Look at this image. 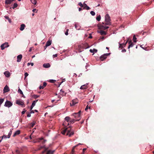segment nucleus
I'll return each instance as SVG.
<instances>
[{
	"label": "nucleus",
	"instance_id": "c85d7f7f",
	"mask_svg": "<svg viewBox=\"0 0 154 154\" xmlns=\"http://www.w3.org/2000/svg\"><path fill=\"white\" fill-rule=\"evenodd\" d=\"M31 2L34 5H36L37 3L36 0H30Z\"/></svg>",
	"mask_w": 154,
	"mask_h": 154
},
{
	"label": "nucleus",
	"instance_id": "bf43d9fd",
	"mask_svg": "<svg viewBox=\"0 0 154 154\" xmlns=\"http://www.w3.org/2000/svg\"><path fill=\"white\" fill-rule=\"evenodd\" d=\"M36 11V9H34L32 10V11L33 12H35Z\"/></svg>",
	"mask_w": 154,
	"mask_h": 154
},
{
	"label": "nucleus",
	"instance_id": "dca6fc26",
	"mask_svg": "<svg viewBox=\"0 0 154 154\" xmlns=\"http://www.w3.org/2000/svg\"><path fill=\"white\" fill-rule=\"evenodd\" d=\"M51 44V41H48L47 42L45 45V47L46 48H45V49H46V48L48 46H50Z\"/></svg>",
	"mask_w": 154,
	"mask_h": 154
},
{
	"label": "nucleus",
	"instance_id": "aec40b11",
	"mask_svg": "<svg viewBox=\"0 0 154 154\" xmlns=\"http://www.w3.org/2000/svg\"><path fill=\"white\" fill-rule=\"evenodd\" d=\"M87 85H88V84H87L86 85H82L80 89H86L87 88Z\"/></svg>",
	"mask_w": 154,
	"mask_h": 154
},
{
	"label": "nucleus",
	"instance_id": "5701e85b",
	"mask_svg": "<svg viewBox=\"0 0 154 154\" xmlns=\"http://www.w3.org/2000/svg\"><path fill=\"white\" fill-rule=\"evenodd\" d=\"M90 51L91 53H93L94 54L96 53L97 52V50L95 49H91L90 50Z\"/></svg>",
	"mask_w": 154,
	"mask_h": 154
},
{
	"label": "nucleus",
	"instance_id": "412c9836",
	"mask_svg": "<svg viewBox=\"0 0 154 154\" xmlns=\"http://www.w3.org/2000/svg\"><path fill=\"white\" fill-rule=\"evenodd\" d=\"M20 133V131L19 130H18L15 132L14 134L13 135V137H15L16 135H19Z\"/></svg>",
	"mask_w": 154,
	"mask_h": 154
},
{
	"label": "nucleus",
	"instance_id": "e433bc0d",
	"mask_svg": "<svg viewBox=\"0 0 154 154\" xmlns=\"http://www.w3.org/2000/svg\"><path fill=\"white\" fill-rule=\"evenodd\" d=\"M17 6V4L16 3H15L14 4V6H13V8L14 9L16 8Z\"/></svg>",
	"mask_w": 154,
	"mask_h": 154
},
{
	"label": "nucleus",
	"instance_id": "864d4df0",
	"mask_svg": "<svg viewBox=\"0 0 154 154\" xmlns=\"http://www.w3.org/2000/svg\"><path fill=\"white\" fill-rule=\"evenodd\" d=\"M53 57H56L57 56V54H54L53 56Z\"/></svg>",
	"mask_w": 154,
	"mask_h": 154
},
{
	"label": "nucleus",
	"instance_id": "c756f323",
	"mask_svg": "<svg viewBox=\"0 0 154 154\" xmlns=\"http://www.w3.org/2000/svg\"><path fill=\"white\" fill-rule=\"evenodd\" d=\"M84 5H85L84 8H85V7H86V9L87 10L90 9V7H88V6L86 4H85V3H84Z\"/></svg>",
	"mask_w": 154,
	"mask_h": 154
},
{
	"label": "nucleus",
	"instance_id": "6ab92c4d",
	"mask_svg": "<svg viewBox=\"0 0 154 154\" xmlns=\"http://www.w3.org/2000/svg\"><path fill=\"white\" fill-rule=\"evenodd\" d=\"M55 151V150H48L47 151L46 154H53Z\"/></svg>",
	"mask_w": 154,
	"mask_h": 154
},
{
	"label": "nucleus",
	"instance_id": "8fccbe9b",
	"mask_svg": "<svg viewBox=\"0 0 154 154\" xmlns=\"http://www.w3.org/2000/svg\"><path fill=\"white\" fill-rule=\"evenodd\" d=\"M44 87H43V86H40L39 87L40 89H43Z\"/></svg>",
	"mask_w": 154,
	"mask_h": 154
},
{
	"label": "nucleus",
	"instance_id": "5fc2aeb1",
	"mask_svg": "<svg viewBox=\"0 0 154 154\" xmlns=\"http://www.w3.org/2000/svg\"><path fill=\"white\" fill-rule=\"evenodd\" d=\"M86 150V148H84L83 149V153L85 152V151Z\"/></svg>",
	"mask_w": 154,
	"mask_h": 154
},
{
	"label": "nucleus",
	"instance_id": "2eb2a0df",
	"mask_svg": "<svg viewBox=\"0 0 154 154\" xmlns=\"http://www.w3.org/2000/svg\"><path fill=\"white\" fill-rule=\"evenodd\" d=\"M22 55L21 54H20L18 55L17 56V61L18 62H20L22 58Z\"/></svg>",
	"mask_w": 154,
	"mask_h": 154
},
{
	"label": "nucleus",
	"instance_id": "f8f14e48",
	"mask_svg": "<svg viewBox=\"0 0 154 154\" xmlns=\"http://www.w3.org/2000/svg\"><path fill=\"white\" fill-rule=\"evenodd\" d=\"M4 74L5 75V76L6 77H8V78L10 76V75H11L10 73L8 71H6L4 73Z\"/></svg>",
	"mask_w": 154,
	"mask_h": 154
},
{
	"label": "nucleus",
	"instance_id": "774afa93",
	"mask_svg": "<svg viewBox=\"0 0 154 154\" xmlns=\"http://www.w3.org/2000/svg\"><path fill=\"white\" fill-rule=\"evenodd\" d=\"M30 65V63H27V65L28 66H29V65Z\"/></svg>",
	"mask_w": 154,
	"mask_h": 154
},
{
	"label": "nucleus",
	"instance_id": "37998d69",
	"mask_svg": "<svg viewBox=\"0 0 154 154\" xmlns=\"http://www.w3.org/2000/svg\"><path fill=\"white\" fill-rule=\"evenodd\" d=\"M79 5H80L81 7H83V5L80 2H79Z\"/></svg>",
	"mask_w": 154,
	"mask_h": 154
},
{
	"label": "nucleus",
	"instance_id": "49530a36",
	"mask_svg": "<svg viewBox=\"0 0 154 154\" xmlns=\"http://www.w3.org/2000/svg\"><path fill=\"white\" fill-rule=\"evenodd\" d=\"M47 85V83L45 82H44L43 83V87H45Z\"/></svg>",
	"mask_w": 154,
	"mask_h": 154
},
{
	"label": "nucleus",
	"instance_id": "e2e57ef3",
	"mask_svg": "<svg viewBox=\"0 0 154 154\" xmlns=\"http://www.w3.org/2000/svg\"><path fill=\"white\" fill-rule=\"evenodd\" d=\"M82 10V9L81 8H79V11H80Z\"/></svg>",
	"mask_w": 154,
	"mask_h": 154
},
{
	"label": "nucleus",
	"instance_id": "4be33fe9",
	"mask_svg": "<svg viewBox=\"0 0 154 154\" xmlns=\"http://www.w3.org/2000/svg\"><path fill=\"white\" fill-rule=\"evenodd\" d=\"M25 26L24 24H22L21 25L20 27V30L21 31H23V30L24 28L25 27Z\"/></svg>",
	"mask_w": 154,
	"mask_h": 154
},
{
	"label": "nucleus",
	"instance_id": "9b49d317",
	"mask_svg": "<svg viewBox=\"0 0 154 154\" xmlns=\"http://www.w3.org/2000/svg\"><path fill=\"white\" fill-rule=\"evenodd\" d=\"M10 91L9 88L8 86L6 85L4 87L3 89V92L4 93Z\"/></svg>",
	"mask_w": 154,
	"mask_h": 154
},
{
	"label": "nucleus",
	"instance_id": "423d86ee",
	"mask_svg": "<svg viewBox=\"0 0 154 154\" xmlns=\"http://www.w3.org/2000/svg\"><path fill=\"white\" fill-rule=\"evenodd\" d=\"M46 140L43 139V138L42 137L39 138L38 139V142H41L43 144L45 143L46 142Z\"/></svg>",
	"mask_w": 154,
	"mask_h": 154
},
{
	"label": "nucleus",
	"instance_id": "09e8293b",
	"mask_svg": "<svg viewBox=\"0 0 154 154\" xmlns=\"http://www.w3.org/2000/svg\"><path fill=\"white\" fill-rule=\"evenodd\" d=\"M26 111V110H24L23 111L21 112L22 114V115L24 114L25 113Z\"/></svg>",
	"mask_w": 154,
	"mask_h": 154
},
{
	"label": "nucleus",
	"instance_id": "f3484780",
	"mask_svg": "<svg viewBox=\"0 0 154 154\" xmlns=\"http://www.w3.org/2000/svg\"><path fill=\"white\" fill-rule=\"evenodd\" d=\"M48 148V147L46 146L45 145H44L43 146H40V147L38 149L40 150L42 148H44V149L45 150V151H47Z\"/></svg>",
	"mask_w": 154,
	"mask_h": 154
},
{
	"label": "nucleus",
	"instance_id": "0eeeda50",
	"mask_svg": "<svg viewBox=\"0 0 154 154\" xmlns=\"http://www.w3.org/2000/svg\"><path fill=\"white\" fill-rule=\"evenodd\" d=\"M12 131H10L9 132L8 135L7 136H6V135H3L2 137V139L3 138H9L10 137L11 135V134Z\"/></svg>",
	"mask_w": 154,
	"mask_h": 154
},
{
	"label": "nucleus",
	"instance_id": "c03bdc74",
	"mask_svg": "<svg viewBox=\"0 0 154 154\" xmlns=\"http://www.w3.org/2000/svg\"><path fill=\"white\" fill-rule=\"evenodd\" d=\"M56 81V80H51L50 81V82L51 83H54Z\"/></svg>",
	"mask_w": 154,
	"mask_h": 154
},
{
	"label": "nucleus",
	"instance_id": "c9c22d12",
	"mask_svg": "<svg viewBox=\"0 0 154 154\" xmlns=\"http://www.w3.org/2000/svg\"><path fill=\"white\" fill-rule=\"evenodd\" d=\"M18 92L22 94H23V92L21 90V89H20V88L18 90Z\"/></svg>",
	"mask_w": 154,
	"mask_h": 154
},
{
	"label": "nucleus",
	"instance_id": "4c0bfd02",
	"mask_svg": "<svg viewBox=\"0 0 154 154\" xmlns=\"http://www.w3.org/2000/svg\"><path fill=\"white\" fill-rule=\"evenodd\" d=\"M92 16H94L95 15V13L93 11H91L90 12Z\"/></svg>",
	"mask_w": 154,
	"mask_h": 154
},
{
	"label": "nucleus",
	"instance_id": "4d7b16f0",
	"mask_svg": "<svg viewBox=\"0 0 154 154\" xmlns=\"http://www.w3.org/2000/svg\"><path fill=\"white\" fill-rule=\"evenodd\" d=\"M65 35H68V32H66H66H65Z\"/></svg>",
	"mask_w": 154,
	"mask_h": 154
},
{
	"label": "nucleus",
	"instance_id": "a878e982",
	"mask_svg": "<svg viewBox=\"0 0 154 154\" xmlns=\"http://www.w3.org/2000/svg\"><path fill=\"white\" fill-rule=\"evenodd\" d=\"M119 48H122L125 47V44H120L119 43Z\"/></svg>",
	"mask_w": 154,
	"mask_h": 154
},
{
	"label": "nucleus",
	"instance_id": "f704fd0d",
	"mask_svg": "<svg viewBox=\"0 0 154 154\" xmlns=\"http://www.w3.org/2000/svg\"><path fill=\"white\" fill-rule=\"evenodd\" d=\"M37 100L36 101H34L32 103L31 106H34L36 104V102H37Z\"/></svg>",
	"mask_w": 154,
	"mask_h": 154
},
{
	"label": "nucleus",
	"instance_id": "cd10ccee",
	"mask_svg": "<svg viewBox=\"0 0 154 154\" xmlns=\"http://www.w3.org/2000/svg\"><path fill=\"white\" fill-rule=\"evenodd\" d=\"M75 121H76V119H72L71 120L70 119L69 121V122L68 123V125H69V123H73Z\"/></svg>",
	"mask_w": 154,
	"mask_h": 154
},
{
	"label": "nucleus",
	"instance_id": "ddd939ff",
	"mask_svg": "<svg viewBox=\"0 0 154 154\" xmlns=\"http://www.w3.org/2000/svg\"><path fill=\"white\" fill-rule=\"evenodd\" d=\"M74 134V132L73 131H67V133L66 135H68L69 137L71 136Z\"/></svg>",
	"mask_w": 154,
	"mask_h": 154
},
{
	"label": "nucleus",
	"instance_id": "a211bd4d",
	"mask_svg": "<svg viewBox=\"0 0 154 154\" xmlns=\"http://www.w3.org/2000/svg\"><path fill=\"white\" fill-rule=\"evenodd\" d=\"M43 66L45 68H48L50 67V65L49 63H44L43 64Z\"/></svg>",
	"mask_w": 154,
	"mask_h": 154
},
{
	"label": "nucleus",
	"instance_id": "ea45409f",
	"mask_svg": "<svg viewBox=\"0 0 154 154\" xmlns=\"http://www.w3.org/2000/svg\"><path fill=\"white\" fill-rule=\"evenodd\" d=\"M28 74L27 72H26L24 74L25 75V79L27 77L28 75Z\"/></svg>",
	"mask_w": 154,
	"mask_h": 154
},
{
	"label": "nucleus",
	"instance_id": "a18cd8bd",
	"mask_svg": "<svg viewBox=\"0 0 154 154\" xmlns=\"http://www.w3.org/2000/svg\"><path fill=\"white\" fill-rule=\"evenodd\" d=\"M39 97V96L37 95H34V97L35 98H37Z\"/></svg>",
	"mask_w": 154,
	"mask_h": 154
},
{
	"label": "nucleus",
	"instance_id": "052dcab7",
	"mask_svg": "<svg viewBox=\"0 0 154 154\" xmlns=\"http://www.w3.org/2000/svg\"><path fill=\"white\" fill-rule=\"evenodd\" d=\"M30 113H34V112L33 110H31L30 112Z\"/></svg>",
	"mask_w": 154,
	"mask_h": 154
},
{
	"label": "nucleus",
	"instance_id": "1a4fd4ad",
	"mask_svg": "<svg viewBox=\"0 0 154 154\" xmlns=\"http://www.w3.org/2000/svg\"><path fill=\"white\" fill-rule=\"evenodd\" d=\"M12 103L10 101L7 100L5 103L4 106H12Z\"/></svg>",
	"mask_w": 154,
	"mask_h": 154
},
{
	"label": "nucleus",
	"instance_id": "0e129e2a",
	"mask_svg": "<svg viewBox=\"0 0 154 154\" xmlns=\"http://www.w3.org/2000/svg\"><path fill=\"white\" fill-rule=\"evenodd\" d=\"M33 64H33V63H30V65H31L32 66L33 65Z\"/></svg>",
	"mask_w": 154,
	"mask_h": 154
},
{
	"label": "nucleus",
	"instance_id": "13d9d810",
	"mask_svg": "<svg viewBox=\"0 0 154 154\" xmlns=\"http://www.w3.org/2000/svg\"><path fill=\"white\" fill-rule=\"evenodd\" d=\"M100 39H102V40H103L104 39V37H103V36L102 37H101L100 38Z\"/></svg>",
	"mask_w": 154,
	"mask_h": 154
},
{
	"label": "nucleus",
	"instance_id": "2f4dec72",
	"mask_svg": "<svg viewBox=\"0 0 154 154\" xmlns=\"http://www.w3.org/2000/svg\"><path fill=\"white\" fill-rule=\"evenodd\" d=\"M101 19V17L100 15H99V16H97L96 17V19L98 21H100Z\"/></svg>",
	"mask_w": 154,
	"mask_h": 154
},
{
	"label": "nucleus",
	"instance_id": "a19ab883",
	"mask_svg": "<svg viewBox=\"0 0 154 154\" xmlns=\"http://www.w3.org/2000/svg\"><path fill=\"white\" fill-rule=\"evenodd\" d=\"M88 109H90V106H86V107L85 109V110L87 111Z\"/></svg>",
	"mask_w": 154,
	"mask_h": 154
},
{
	"label": "nucleus",
	"instance_id": "f03ea898",
	"mask_svg": "<svg viewBox=\"0 0 154 154\" xmlns=\"http://www.w3.org/2000/svg\"><path fill=\"white\" fill-rule=\"evenodd\" d=\"M81 112V111H79L77 113H75L72 114V116H73L75 119H76V121H79L80 119V113Z\"/></svg>",
	"mask_w": 154,
	"mask_h": 154
},
{
	"label": "nucleus",
	"instance_id": "20e7f679",
	"mask_svg": "<svg viewBox=\"0 0 154 154\" xmlns=\"http://www.w3.org/2000/svg\"><path fill=\"white\" fill-rule=\"evenodd\" d=\"M9 45L8 42H5L1 46V48L2 50H4L5 48L8 47Z\"/></svg>",
	"mask_w": 154,
	"mask_h": 154
},
{
	"label": "nucleus",
	"instance_id": "79ce46f5",
	"mask_svg": "<svg viewBox=\"0 0 154 154\" xmlns=\"http://www.w3.org/2000/svg\"><path fill=\"white\" fill-rule=\"evenodd\" d=\"M76 146H77L75 145L73 147L72 149V152H75L74 149Z\"/></svg>",
	"mask_w": 154,
	"mask_h": 154
},
{
	"label": "nucleus",
	"instance_id": "9d476101",
	"mask_svg": "<svg viewBox=\"0 0 154 154\" xmlns=\"http://www.w3.org/2000/svg\"><path fill=\"white\" fill-rule=\"evenodd\" d=\"M78 103V100L77 99H75L72 101V103H70L71 106L74 105Z\"/></svg>",
	"mask_w": 154,
	"mask_h": 154
},
{
	"label": "nucleus",
	"instance_id": "4468645a",
	"mask_svg": "<svg viewBox=\"0 0 154 154\" xmlns=\"http://www.w3.org/2000/svg\"><path fill=\"white\" fill-rule=\"evenodd\" d=\"M97 32L98 33H100L101 35H106L107 34L106 32L101 30L99 31H98Z\"/></svg>",
	"mask_w": 154,
	"mask_h": 154
},
{
	"label": "nucleus",
	"instance_id": "338daca9",
	"mask_svg": "<svg viewBox=\"0 0 154 154\" xmlns=\"http://www.w3.org/2000/svg\"><path fill=\"white\" fill-rule=\"evenodd\" d=\"M89 38H92V36L91 35H90L89 37Z\"/></svg>",
	"mask_w": 154,
	"mask_h": 154
},
{
	"label": "nucleus",
	"instance_id": "bb28decb",
	"mask_svg": "<svg viewBox=\"0 0 154 154\" xmlns=\"http://www.w3.org/2000/svg\"><path fill=\"white\" fill-rule=\"evenodd\" d=\"M11 2L12 1L11 0H6L5 4H9L11 3Z\"/></svg>",
	"mask_w": 154,
	"mask_h": 154
},
{
	"label": "nucleus",
	"instance_id": "b1692460",
	"mask_svg": "<svg viewBox=\"0 0 154 154\" xmlns=\"http://www.w3.org/2000/svg\"><path fill=\"white\" fill-rule=\"evenodd\" d=\"M129 45L128 47V48H130L131 47H132L133 46V43L131 41H130L129 42Z\"/></svg>",
	"mask_w": 154,
	"mask_h": 154
},
{
	"label": "nucleus",
	"instance_id": "473e14b6",
	"mask_svg": "<svg viewBox=\"0 0 154 154\" xmlns=\"http://www.w3.org/2000/svg\"><path fill=\"white\" fill-rule=\"evenodd\" d=\"M136 39H137V38L135 37V35H134L133 36V40L134 42H137Z\"/></svg>",
	"mask_w": 154,
	"mask_h": 154
},
{
	"label": "nucleus",
	"instance_id": "f257e3e1",
	"mask_svg": "<svg viewBox=\"0 0 154 154\" xmlns=\"http://www.w3.org/2000/svg\"><path fill=\"white\" fill-rule=\"evenodd\" d=\"M110 19L109 14H106L105 16V25H111Z\"/></svg>",
	"mask_w": 154,
	"mask_h": 154
},
{
	"label": "nucleus",
	"instance_id": "58836bf2",
	"mask_svg": "<svg viewBox=\"0 0 154 154\" xmlns=\"http://www.w3.org/2000/svg\"><path fill=\"white\" fill-rule=\"evenodd\" d=\"M35 122H33L31 124V127H32L35 125Z\"/></svg>",
	"mask_w": 154,
	"mask_h": 154
},
{
	"label": "nucleus",
	"instance_id": "680f3d73",
	"mask_svg": "<svg viewBox=\"0 0 154 154\" xmlns=\"http://www.w3.org/2000/svg\"><path fill=\"white\" fill-rule=\"evenodd\" d=\"M5 17L6 19H7L8 20H9V18L8 17L5 16Z\"/></svg>",
	"mask_w": 154,
	"mask_h": 154
},
{
	"label": "nucleus",
	"instance_id": "393cba45",
	"mask_svg": "<svg viewBox=\"0 0 154 154\" xmlns=\"http://www.w3.org/2000/svg\"><path fill=\"white\" fill-rule=\"evenodd\" d=\"M67 122H69V121L70 120V118L69 116H66L64 119Z\"/></svg>",
	"mask_w": 154,
	"mask_h": 154
},
{
	"label": "nucleus",
	"instance_id": "6e6552de",
	"mask_svg": "<svg viewBox=\"0 0 154 154\" xmlns=\"http://www.w3.org/2000/svg\"><path fill=\"white\" fill-rule=\"evenodd\" d=\"M17 104L18 105L23 106L24 105V103L23 101L21 100H17L16 102Z\"/></svg>",
	"mask_w": 154,
	"mask_h": 154
},
{
	"label": "nucleus",
	"instance_id": "39448f33",
	"mask_svg": "<svg viewBox=\"0 0 154 154\" xmlns=\"http://www.w3.org/2000/svg\"><path fill=\"white\" fill-rule=\"evenodd\" d=\"M98 28L99 29H108L109 28L108 26H104L103 25H98L97 26Z\"/></svg>",
	"mask_w": 154,
	"mask_h": 154
},
{
	"label": "nucleus",
	"instance_id": "6e6d98bb",
	"mask_svg": "<svg viewBox=\"0 0 154 154\" xmlns=\"http://www.w3.org/2000/svg\"><path fill=\"white\" fill-rule=\"evenodd\" d=\"M122 51V52H125L126 51V50L125 49H124Z\"/></svg>",
	"mask_w": 154,
	"mask_h": 154
},
{
	"label": "nucleus",
	"instance_id": "72a5a7b5",
	"mask_svg": "<svg viewBox=\"0 0 154 154\" xmlns=\"http://www.w3.org/2000/svg\"><path fill=\"white\" fill-rule=\"evenodd\" d=\"M4 101V99H0V105L2 104L3 102Z\"/></svg>",
	"mask_w": 154,
	"mask_h": 154
},
{
	"label": "nucleus",
	"instance_id": "de8ad7c7",
	"mask_svg": "<svg viewBox=\"0 0 154 154\" xmlns=\"http://www.w3.org/2000/svg\"><path fill=\"white\" fill-rule=\"evenodd\" d=\"M64 92V91L62 89L60 90V94H62Z\"/></svg>",
	"mask_w": 154,
	"mask_h": 154
},
{
	"label": "nucleus",
	"instance_id": "7ed1b4c3",
	"mask_svg": "<svg viewBox=\"0 0 154 154\" xmlns=\"http://www.w3.org/2000/svg\"><path fill=\"white\" fill-rule=\"evenodd\" d=\"M110 53H106L102 55L100 57V60L101 61H103L109 55Z\"/></svg>",
	"mask_w": 154,
	"mask_h": 154
},
{
	"label": "nucleus",
	"instance_id": "7c9ffc66",
	"mask_svg": "<svg viewBox=\"0 0 154 154\" xmlns=\"http://www.w3.org/2000/svg\"><path fill=\"white\" fill-rule=\"evenodd\" d=\"M67 131V128H66L62 131V133L63 134H65V133Z\"/></svg>",
	"mask_w": 154,
	"mask_h": 154
},
{
	"label": "nucleus",
	"instance_id": "69168bd1",
	"mask_svg": "<svg viewBox=\"0 0 154 154\" xmlns=\"http://www.w3.org/2000/svg\"><path fill=\"white\" fill-rule=\"evenodd\" d=\"M32 51V48H30V49L29 50V52H31Z\"/></svg>",
	"mask_w": 154,
	"mask_h": 154
},
{
	"label": "nucleus",
	"instance_id": "603ef678",
	"mask_svg": "<svg viewBox=\"0 0 154 154\" xmlns=\"http://www.w3.org/2000/svg\"><path fill=\"white\" fill-rule=\"evenodd\" d=\"M27 116L28 117H29L31 116V114H30V113H28L27 115Z\"/></svg>",
	"mask_w": 154,
	"mask_h": 154
},
{
	"label": "nucleus",
	"instance_id": "3c124183",
	"mask_svg": "<svg viewBox=\"0 0 154 154\" xmlns=\"http://www.w3.org/2000/svg\"><path fill=\"white\" fill-rule=\"evenodd\" d=\"M38 138L36 139V141H33V143H36L38 142Z\"/></svg>",
	"mask_w": 154,
	"mask_h": 154
}]
</instances>
